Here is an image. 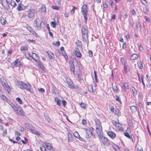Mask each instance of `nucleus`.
I'll return each instance as SVG.
<instances>
[{
	"label": "nucleus",
	"instance_id": "obj_63",
	"mask_svg": "<svg viewBox=\"0 0 151 151\" xmlns=\"http://www.w3.org/2000/svg\"><path fill=\"white\" fill-rule=\"evenodd\" d=\"M62 102L64 106H65L67 104L66 101L64 99L63 100H62Z\"/></svg>",
	"mask_w": 151,
	"mask_h": 151
},
{
	"label": "nucleus",
	"instance_id": "obj_17",
	"mask_svg": "<svg viewBox=\"0 0 151 151\" xmlns=\"http://www.w3.org/2000/svg\"><path fill=\"white\" fill-rule=\"evenodd\" d=\"M32 57H33L34 58H32L34 60H35L36 62H38V60L39 58L38 55L37 54L35 53H32Z\"/></svg>",
	"mask_w": 151,
	"mask_h": 151
},
{
	"label": "nucleus",
	"instance_id": "obj_41",
	"mask_svg": "<svg viewBox=\"0 0 151 151\" xmlns=\"http://www.w3.org/2000/svg\"><path fill=\"white\" fill-rule=\"evenodd\" d=\"M27 50V48L26 46H22L21 47L20 50L21 51L26 50Z\"/></svg>",
	"mask_w": 151,
	"mask_h": 151
},
{
	"label": "nucleus",
	"instance_id": "obj_19",
	"mask_svg": "<svg viewBox=\"0 0 151 151\" xmlns=\"http://www.w3.org/2000/svg\"><path fill=\"white\" fill-rule=\"evenodd\" d=\"M24 55L28 59L30 60H31L32 58H34L33 57H32L30 55L29 52L25 53L24 54Z\"/></svg>",
	"mask_w": 151,
	"mask_h": 151
},
{
	"label": "nucleus",
	"instance_id": "obj_53",
	"mask_svg": "<svg viewBox=\"0 0 151 151\" xmlns=\"http://www.w3.org/2000/svg\"><path fill=\"white\" fill-rule=\"evenodd\" d=\"M88 54L90 57L91 58L93 57V52L91 50H89L88 51Z\"/></svg>",
	"mask_w": 151,
	"mask_h": 151
},
{
	"label": "nucleus",
	"instance_id": "obj_34",
	"mask_svg": "<svg viewBox=\"0 0 151 151\" xmlns=\"http://www.w3.org/2000/svg\"><path fill=\"white\" fill-rule=\"evenodd\" d=\"M29 86H31L28 83L27 84L24 83V85L23 88H24L27 90Z\"/></svg>",
	"mask_w": 151,
	"mask_h": 151
},
{
	"label": "nucleus",
	"instance_id": "obj_51",
	"mask_svg": "<svg viewBox=\"0 0 151 151\" xmlns=\"http://www.w3.org/2000/svg\"><path fill=\"white\" fill-rule=\"evenodd\" d=\"M116 98L115 99V100L116 101H119L121 104H122V101L120 99H119V97L117 96L116 95Z\"/></svg>",
	"mask_w": 151,
	"mask_h": 151
},
{
	"label": "nucleus",
	"instance_id": "obj_14",
	"mask_svg": "<svg viewBox=\"0 0 151 151\" xmlns=\"http://www.w3.org/2000/svg\"><path fill=\"white\" fill-rule=\"evenodd\" d=\"M7 102L10 105L12 108L14 109V110H17V107L14 104H13L12 102L9 100H7Z\"/></svg>",
	"mask_w": 151,
	"mask_h": 151
},
{
	"label": "nucleus",
	"instance_id": "obj_40",
	"mask_svg": "<svg viewBox=\"0 0 151 151\" xmlns=\"http://www.w3.org/2000/svg\"><path fill=\"white\" fill-rule=\"evenodd\" d=\"M112 147L115 150H117V149H119V147L114 144H113L112 145Z\"/></svg>",
	"mask_w": 151,
	"mask_h": 151
},
{
	"label": "nucleus",
	"instance_id": "obj_31",
	"mask_svg": "<svg viewBox=\"0 0 151 151\" xmlns=\"http://www.w3.org/2000/svg\"><path fill=\"white\" fill-rule=\"evenodd\" d=\"M45 145H44L45 146L47 149L49 150L52 147L51 145L49 143H47V144L45 143Z\"/></svg>",
	"mask_w": 151,
	"mask_h": 151
},
{
	"label": "nucleus",
	"instance_id": "obj_10",
	"mask_svg": "<svg viewBox=\"0 0 151 151\" xmlns=\"http://www.w3.org/2000/svg\"><path fill=\"white\" fill-rule=\"evenodd\" d=\"M82 37L83 39V42L87 43V45H88V35L87 34H82Z\"/></svg>",
	"mask_w": 151,
	"mask_h": 151
},
{
	"label": "nucleus",
	"instance_id": "obj_32",
	"mask_svg": "<svg viewBox=\"0 0 151 151\" xmlns=\"http://www.w3.org/2000/svg\"><path fill=\"white\" fill-rule=\"evenodd\" d=\"M131 89L132 91H133V95H134V96L136 95L137 94V91L135 89V88L134 87H132Z\"/></svg>",
	"mask_w": 151,
	"mask_h": 151
},
{
	"label": "nucleus",
	"instance_id": "obj_13",
	"mask_svg": "<svg viewBox=\"0 0 151 151\" xmlns=\"http://www.w3.org/2000/svg\"><path fill=\"white\" fill-rule=\"evenodd\" d=\"M38 67L40 68L44 72H45V68L44 66L43 65L42 63L40 61H38Z\"/></svg>",
	"mask_w": 151,
	"mask_h": 151
},
{
	"label": "nucleus",
	"instance_id": "obj_18",
	"mask_svg": "<svg viewBox=\"0 0 151 151\" xmlns=\"http://www.w3.org/2000/svg\"><path fill=\"white\" fill-rule=\"evenodd\" d=\"M24 125L26 127L30 130L32 129V128H33V126L29 123H24Z\"/></svg>",
	"mask_w": 151,
	"mask_h": 151
},
{
	"label": "nucleus",
	"instance_id": "obj_35",
	"mask_svg": "<svg viewBox=\"0 0 151 151\" xmlns=\"http://www.w3.org/2000/svg\"><path fill=\"white\" fill-rule=\"evenodd\" d=\"M88 89L90 91H91L93 93H94L95 92V90L93 89V87L92 85H90L88 86Z\"/></svg>",
	"mask_w": 151,
	"mask_h": 151
},
{
	"label": "nucleus",
	"instance_id": "obj_3",
	"mask_svg": "<svg viewBox=\"0 0 151 151\" xmlns=\"http://www.w3.org/2000/svg\"><path fill=\"white\" fill-rule=\"evenodd\" d=\"M66 81L67 84L68 86V87L71 89H77L79 88V87L78 86H75L73 85V82L70 78L67 79Z\"/></svg>",
	"mask_w": 151,
	"mask_h": 151
},
{
	"label": "nucleus",
	"instance_id": "obj_50",
	"mask_svg": "<svg viewBox=\"0 0 151 151\" xmlns=\"http://www.w3.org/2000/svg\"><path fill=\"white\" fill-rule=\"evenodd\" d=\"M124 70L126 72H128L130 71L129 68H127L126 67L125 65L124 66Z\"/></svg>",
	"mask_w": 151,
	"mask_h": 151
},
{
	"label": "nucleus",
	"instance_id": "obj_38",
	"mask_svg": "<svg viewBox=\"0 0 151 151\" xmlns=\"http://www.w3.org/2000/svg\"><path fill=\"white\" fill-rule=\"evenodd\" d=\"M10 3L11 6H13L15 7L17 5L15 2L14 0H11Z\"/></svg>",
	"mask_w": 151,
	"mask_h": 151
},
{
	"label": "nucleus",
	"instance_id": "obj_21",
	"mask_svg": "<svg viewBox=\"0 0 151 151\" xmlns=\"http://www.w3.org/2000/svg\"><path fill=\"white\" fill-rule=\"evenodd\" d=\"M47 53L48 54L49 56V58L50 59H52L54 58V55L53 53L52 52H47Z\"/></svg>",
	"mask_w": 151,
	"mask_h": 151
},
{
	"label": "nucleus",
	"instance_id": "obj_36",
	"mask_svg": "<svg viewBox=\"0 0 151 151\" xmlns=\"http://www.w3.org/2000/svg\"><path fill=\"white\" fill-rule=\"evenodd\" d=\"M51 26L53 28H55L56 26V23L55 21H52L50 23Z\"/></svg>",
	"mask_w": 151,
	"mask_h": 151
},
{
	"label": "nucleus",
	"instance_id": "obj_59",
	"mask_svg": "<svg viewBox=\"0 0 151 151\" xmlns=\"http://www.w3.org/2000/svg\"><path fill=\"white\" fill-rule=\"evenodd\" d=\"M1 98L4 100L5 101L6 100H7V99L6 96H5L4 95H3L2 94V95H1Z\"/></svg>",
	"mask_w": 151,
	"mask_h": 151
},
{
	"label": "nucleus",
	"instance_id": "obj_26",
	"mask_svg": "<svg viewBox=\"0 0 151 151\" xmlns=\"http://www.w3.org/2000/svg\"><path fill=\"white\" fill-rule=\"evenodd\" d=\"M73 140L72 135L70 133H69L68 134V141L70 142L72 141Z\"/></svg>",
	"mask_w": 151,
	"mask_h": 151
},
{
	"label": "nucleus",
	"instance_id": "obj_20",
	"mask_svg": "<svg viewBox=\"0 0 151 151\" xmlns=\"http://www.w3.org/2000/svg\"><path fill=\"white\" fill-rule=\"evenodd\" d=\"M138 56L137 54L135 53H134L130 57V59L132 60H134L137 58Z\"/></svg>",
	"mask_w": 151,
	"mask_h": 151
},
{
	"label": "nucleus",
	"instance_id": "obj_33",
	"mask_svg": "<svg viewBox=\"0 0 151 151\" xmlns=\"http://www.w3.org/2000/svg\"><path fill=\"white\" fill-rule=\"evenodd\" d=\"M73 134L77 138H78V137H79L80 138H82V137H80L78 133L77 132H75L73 133Z\"/></svg>",
	"mask_w": 151,
	"mask_h": 151
},
{
	"label": "nucleus",
	"instance_id": "obj_7",
	"mask_svg": "<svg viewBox=\"0 0 151 151\" xmlns=\"http://www.w3.org/2000/svg\"><path fill=\"white\" fill-rule=\"evenodd\" d=\"M73 53L77 57L81 58V54L80 52V51L78 48H76L74 50Z\"/></svg>",
	"mask_w": 151,
	"mask_h": 151
},
{
	"label": "nucleus",
	"instance_id": "obj_62",
	"mask_svg": "<svg viewBox=\"0 0 151 151\" xmlns=\"http://www.w3.org/2000/svg\"><path fill=\"white\" fill-rule=\"evenodd\" d=\"M144 13L146 14H148V10L147 8H145L144 9Z\"/></svg>",
	"mask_w": 151,
	"mask_h": 151
},
{
	"label": "nucleus",
	"instance_id": "obj_2",
	"mask_svg": "<svg viewBox=\"0 0 151 151\" xmlns=\"http://www.w3.org/2000/svg\"><path fill=\"white\" fill-rule=\"evenodd\" d=\"M21 60L22 59L20 58L17 59L12 64V67L13 68L17 67H22L23 65L20 62Z\"/></svg>",
	"mask_w": 151,
	"mask_h": 151
},
{
	"label": "nucleus",
	"instance_id": "obj_5",
	"mask_svg": "<svg viewBox=\"0 0 151 151\" xmlns=\"http://www.w3.org/2000/svg\"><path fill=\"white\" fill-rule=\"evenodd\" d=\"M95 123L96 125V129L97 131L102 130L101 125L100 121L99 120H96L95 121Z\"/></svg>",
	"mask_w": 151,
	"mask_h": 151
},
{
	"label": "nucleus",
	"instance_id": "obj_44",
	"mask_svg": "<svg viewBox=\"0 0 151 151\" xmlns=\"http://www.w3.org/2000/svg\"><path fill=\"white\" fill-rule=\"evenodd\" d=\"M76 43L77 44V46H78L79 47H81L82 44L81 41L79 40H78L77 42H76Z\"/></svg>",
	"mask_w": 151,
	"mask_h": 151
},
{
	"label": "nucleus",
	"instance_id": "obj_46",
	"mask_svg": "<svg viewBox=\"0 0 151 151\" xmlns=\"http://www.w3.org/2000/svg\"><path fill=\"white\" fill-rule=\"evenodd\" d=\"M31 86H29L27 90L29 91V92L31 93H34V90L31 87Z\"/></svg>",
	"mask_w": 151,
	"mask_h": 151
},
{
	"label": "nucleus",
	"instance_id": "obj_55",
	"mask_svg": "<svg viewBox=\"0 0 151 151\" xmlns=\"http://www.w3.org/2000/svg\"><path fill=\"white\" fill-rule=\"evenodd\" d=\"M80 106L83 108H85L86 107V104L84 103H81L80 104Z\"/></svg>",
	"mask_w": 151,
	"mask_h": 151
},
{
	"label": "nucleus",
	"instance_id": "obj_42",
	"mask_svg": "<svg viewBox=\"0 0 151 151\" xmlns=\"http://www.w3.org/2000/svg\"><path fill=\"white\" fill-rule=\"evenodd\" d=\"M136 149L137 151H143L142 148L139 146H138L136 147Z\"/></svg>",
	"mask_w": 151,
	"mask_h": 151
},
{
	"label": "nucleus",
	"instance_id": "obj_4",
	"mask_svg": "<svg viewBox=\"0 0 151 151\" xmlns=\"http://www.w3.org/2000/svg\"><path fill=\"white\" fill-rule=\"evenodd\" d=\"M1 3L5 9L8 10L10 7L9 5L7 0H1Z\"/></svg>",
	"mask_w": 151,
	"mask_h": 151
},
{
	"label": "nucleus",
	"instance_id": "obj_23",
	"mask_svg": "<svg viewBox=\"0 0 151 151\" xmlns=\"http://www.w3.org/2000/svg\"><path fill=\"white\" fill-rule=\"evenodd\" d=\"M130 109L132 112H136L137 111V107L134 106H131L130 107Z\"/></svg>",
	"mask_w": 151,
	"mask_h": 151
},
{
	"label": "nucleus",
	"instance_id": "obj_25",
	"mask_svg": "<svg viewBox=\"0 0 151 151\" xmlns=\"http://www.w3.org/2000/svg\"><path fill=\"white\" fill-rule=\"evenodd\" d=\"M97 133L99 134V138L101 139H102L103 138V136L102 134V130H100L97 131Z\"/></svg>",
	"mask_w": 151,
	"mask_h": 151
},
{
	"label": "nucleus",
	"instance_id": "obj_12",
	"mask_svg": "<svg viewBox=\"0 0 151 151\" xmlns=\"http://www.w3.org/2000/svg\"><path fill=\"white\" fill-rule=\"evenodd\" d=\"M27 7V6H24L22 4H20L18 6L17 8V9L19 11H21L24 10Z\"/></svg>",
	"mask_w": 151,
	"mask_h": 151
},
{
	"label": "nucleus",
	"instance_id": "obj_24",
	"mask_svg": "<svg viewBox=\"0 0 151 151\" xmlns=\"http://www.w3.org/2000/svg\"><path fill=\"white\" fill-rule=\"evenodd\" d=\"M55 101L56 102L57 105L59 106L61 105V101L58 97L55 98Z\"/></svg>",
	"mask_w": 151,
	"mask_h": 151
},
{
	"label": "nucleus",
	"instance_id": "obj_27",
	"mask_svg": "<svg viewBox=\"0 0 151 151\" xmlns=\"http://www.w3.org/2000/svg\"><path fill=\"white\" fill-rule=\"evenodd\" d=\"M24 83L22 82H18L17 83L18 86L22 89H23Z\"/></svg>",
	"mask_w": 151,
	"mask_h": 151
},
{
	"label": "nucleus",
	"instance_id": "obj_54",
	"mask_svg": "<svg viewBox=\"0 0 151 151\" xmlns=\"http://www.w3.org/2000/svg\"><path fill=\"white\" fill-rule=\"evenodd\" d=\"M73 8L71 10L70 12L72 14L74 13L75 12V9H77V8L75 6H73Z\"/></svg>",
	"mask_w": 151,
	"mask_h": 151
},
{
	"label": "nucleus",
	"instance_id": "obj_47",
	"mask_svg": "<svg viewBox=\"0 0 151 151\" xmlns=\"http://www.w3.org/2000/svg\"><path fill=\"white\" fill-rule=\"evenodd\" d=\"M31 132L32 133L35 134H38V132L36 130L34 129L33 128H32V129L31 130Z\"/></svg>",
	"mask_w": 151,
	"mask_h": 151
},
{
	"label": "nucleus",
	"instance_id": "obj_45",
	"mask_svg": "<svg viewBox=\"0 0 151 151\" xmlns=\"http://www.w3.org/2000/svg\"><path fill=\"white\" fill-rule=\"evenodd\" d=\"M112 86H113V84H112ZM112 88L113 89L114 91L115 92H117L118 90V88L116 86H112Z\"/></svg>",
	"mask_w": 151,
	"mask_h": 151
},
{
	"label": "nucleus",
	"instance_id": "obj_49",
	"mask_svg": "<svg viewBox=\"0 0 151 151\" xmlns=\"http://www.w3.org/2000/svg\"><path fill=\"white\" fill-rule=\"evenodd\" d=\"M52 44L55 45V46L57 47H58L60 45V42L59 41H58L57 42H55V43L54 42H53Z\"/></svg>",
	"mask_w": 151,
	"mask_h": 151
},
{
	"label": "nucleus",
	"instance_id": "obj_29",
	"mask_svg": "<svg viewBox=\"0 0 151 151\" xmlns=\"http://www.w3.org/2000/svg\"><path fill=\"white\" fill-rule=\"evenodd\" d=\"M137 64L139 68L141 69H142L143 68L142 64L141 62V61L140 60H138Z\"/></svg>",
	"mask_w": 151,
	"mask_h": 151
},
{
	"label": "nucleus",
	"instance_id": "obj_57",
	"mask_svg": "<svg viewBox=\"0 0 151 151\" xmlns=\"http://www.w3.org/2000/svg\"><path fill=\"white\" fill-rule=\"evenodd\" d=\"M52 8L53 9L58 10L59 9V7L58 6H52Z\"/></svg>",
	"mask_w": 151,
	"mask_h": 151
},
{
	"label": "nucleus",
	"instance_id": "obj_48",
	"mask_svg": "<svg viewBox=\"0 0 151 151\" xmlns=\"http://www.w3.org/2000/svg\"><path fill=\"white\" fill-rule=\"evenodd\" d=\"M39 20L38 18L36 19L35 21V23L36 24V26L35 27L37 29H38V28L39 27V25H38V20Z\"/></svg>",
	"mask_w": 151,
	"mask_h": 151
},
{
	"label": "nucleus",
	"instance_id": "obj_58",
	"mask_svg": "<svg viewBox=\"0 0 151 151\" xmlns=\"http://www.w3.org/2000/svg\"><path fill=\"white\" fill-rule=\"evenodd\" d=\"M82 123L83 125H85L87 124V122L85 119H83L82 120Z\"/></svg>",
	"mask_w": 151,
	"mask_h": 151
},
{
	"label": "nucleus",
	"instance_id": "obj_9",
	"mask_svg": "<svg viewBox=\"0 0 151 151\" xmlns=\"http://www.w3.org/2000/svg\"><path fill=\"white\" fill-rule=\"evenodd\" d=\"M14 110L17 114H18L19 115L22 116H24V114H23L24 112L21 108L17 107V110Z\"/></svg>",
	"mask_w": 151,
	"mask_h": 151
},
{
	"label": "nucleus",
	"instance_id": "obj_64",
	"mask_svg": "<svg viewBox=\"0 0 151 151\" xmlns=\"http://www.w3.org/2000/svg\"><path fill=\"white\" fill-rule=\"evenodd\" d=\"M138 48H139V50L140 51H142L143 50V47H142V45H141V44H140L139 45Z\"/></svg>",
	"mask_w": 151,
	"mask_h": 151
},
{
	"label": "nucleus",
	"instance_id": "obj_61",
	"mask_svg": "<svg viewBox=\"0 0 151 151\" xmlns=\"http://www.w3.org/2000/svg\"><path fill=\"white\" fill-rule=\"evenodd\" d=\"M123 86H124V87L125 88L127 89H128V85L127 84V83H124Z\"/></svg>",
	"mask_w": 151,
	"mask_h": 151
},
{
	"label": "nucleus",
	"instance_id": "obj_8",
	"mask_svg": "<svg viewBox=\"0 0 151 151\" xmlns=\"http://www.w3.org/2000/svg\"><path fill=\"white\" fill-rule=\"evenodd\" d=\"M35 14V11L34 9H29V13L28 14V16L29 18H32L34 16Z\"/></svg>",
	"mask_w": 151,
	"mask_h": 151
},
{
	"label": "nucleus",
	"instance_id": "obj_1",
	"mask_svg": "<svg viewBox=\"0 0 151 151\" xmlns=\"http://www.w3.org/2000/svg\"><path fill=\"white\" fill-rule=\"evenodd\" d=\"M81 12L83 14L84 18L85 23H87L88 20V12L87 6L83 4L81 8Z\"/></svg>",
	"mask_w": 151,
	"mask_h": 151
},
{
	"label": "nucleus",
	"instance_id": "obj_60",
	"mask_svg": "<svg viewBox=\"0 0 151 151\" xmlns=\"http://www.w3.org/2000/svg\"><path fill=\"white\" fill-rule=\"evenodd\" d=\"M38 90L41 93H43L45 92V90L43 88H41L40 89L38 88Z\"/></svg>",
	"mask_w": 151,
	"mask_h": 151
},
{
	"label": "nucleus",
	"instance_id": "obj_11",
	"mask_svg": "<svg viewBox=\"0 0 151 151\" xmlns=\"http://www.w3.org/2000/svg\"><path fill=\"white\" fill-rule=\"evenodd\" d=\"M85 129L86 130V137L87 138H89L92 135L93 133L89 129L86 128Z\"/></svg>",
	"mask_w": 151,
	"mask_h": 151
},
{
	"label": "nucleus",
	"instance_id": "obj_15",
	"mask_svg": "<svg viewBox=\"0 0 151 151\" xmlns=\"http://www.w3.org/2000/svg\"><path fill=\"white\" fill-rule=\"evenodd\" d=\"M107 134L112 139H114L115 137V134L112 132H108Z\"/></svg>",
	"mask_w": 151,
	"mask_h": 151
},
{
	"label": "nucleus",
	"instance_id": "obj_37",
	"mask_svg": "<svg viewBox=\"0 0 151 151\" xmlns=\"http://www.w3.org/2000/svg\"><path fill=\"white\" fill-rule=\"evenodd\" d=\"M137 30H139L140 31L141 29V26L140 23L138 22L137 24Z\"/></svg>",
	"mask_w": 151,
	"mask_h": 151
},
{
	"label": "nucleus",
	"instance_id": "obj_30",
	"mask_svg": "<svg viewBox=\"0 0 151 151\" xmlns=\"http://www.w3.org/2000/svg\"><path fill=\"white\" fill-rule=\"evenodd\" d=\"M0 22L2 25H5L6 24V21L4 18H1L0 19Z\"/></svg>",
	"mask_w": 151,
	"mask_h": 151
},
{
	"label": "nucleus",
	"instance_id": "obj_22",
	"mask_svg": "<svg viewBox=\"0 0 151 151\" xmlns=\"http://www.w3.org/2000/svg\"><path fill=\"white\" fill-rule=\"evenodd\" d=\"M124 135L125 136H126V137H127L129 139H130L131 138L132 141H133V139L132 136L134 137V136L133 134H131V135L130 136L128 133L127 132H125L124 133Z\"/></svg>",
	"mask_w": 151,
	"mask_h": 151
},
{
	"label": "nucleus",
	"instance_id": "obj_16",
	"mask_svg": "<svg viewBox=\"0 0 151 151\" xmlns=\"http://www.w3.org/2000/svg\"><path fill=\"white\" fill-rule=\"evenodd\" d=\"M28 29L30 32L32 33L34 36H37V34L34 31V29L30 27L29 26L28 28Z\"/></svg>",
	"mask_w": 151,
	"mask_h": 151
},
{
	"label": "nucleus",
	"instance_id": "obj_28",
	"mask_svg": "<svg viewBox=\"0 0 151 151\" xmlns=\"http://www.w3.org/2000/svg\"><path fill=\"white\" fill-rule=\"evenodd\" d=\"M81 32L82 35L88 34L87 31L86 29L84 27H83L82 28Z\"/></svg>",
	"mask_w": 151,
	"mask_h": 151
},
{
	"label": "nucleus",
	"instance_id": "obj_43",
	"mask_svg": "<svg viewBox=\"0 0 151 151\" xmlns=\"http://www.w3.org/2000/svg\"><path fill=\"white\" fill-rule=\"evenodd\" d=\"M16 100L18 101L20 104H22V101L21 99L17 97L16 98Z\"/></svg>",
	"mask_w": 151,
	"mask_h": 151
},
{
	"label": "nucleus",
	"instance_id": "obj_56",
	"mask_svg": "<svg viewBox=\"0 0 151 151\" xmlns=\"http://www.w3.org/2000/svg\"><path fill=\"white\" fill-rule=\"evenodd\" d=\"M121 63L123 64L124 65L125 64V59L124 58H121Z\"/></svg>",
	"mask_w": 151,
	"mask_h": 151
},
{
	"label": "nucleus",
	"instance_id": "obj_6",
	"mask_svg": "<svg viewBox=\"0 0 151 151\" xmlns=\"http://www.w3.org/2000/svg\"><path fill=\"white\" fill-rule=\"evenodd\" d=\"M103 144L105 146H108L110 145V142L108 139L105 137H104L101 140Z\"/></svg>",
	"mask_w": 151,
	"mask_h": 151
},
{
	"label": "nucleus",
	"instance_id": "obj_52",
	"mask_svg": "<svg viewBox=\"0 0 151 151\" xmlns=\"http://www.w3.org/2000/svg\"><path fill=\"white\" fill-rule=\"evenodd\" d=\"M40 150L41 151H47L46 148L43 146H42L40 147Z\"/></svg>",
	"mask_w": 151,
	"mask_h": 151
},
{
	"label": "nucleus",
	"instance_id": "obj_39",
	"mask_svg": "<svg viewBox=\"0 0 151 151\" xmlns=\"http://www.w3.org/2000/svg\"><path fill=\"white\" fill-rule=\"evenodd\" d=\"M70 70L71 71H72L73 73V74H75V68L74 67V66H71V67H70Z\"/></svg>",
	"mask_w": 151,
	"mask_h": 151
}]
</instances>
